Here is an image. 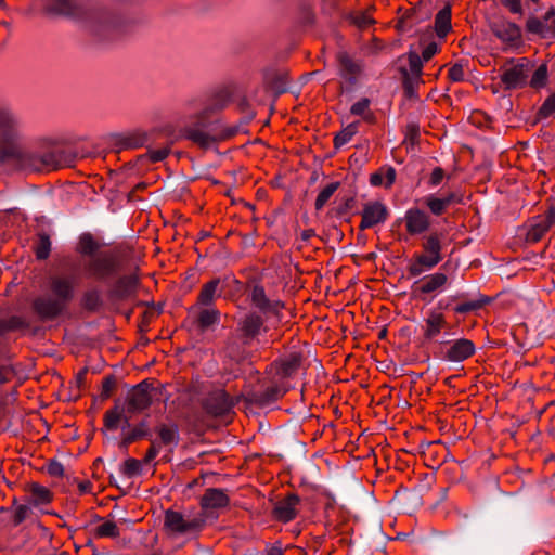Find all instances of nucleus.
I'll return each instance as SVG.
<instances>
[{
	"instance_id": "f257e3e1",
	"label": "nucleus",
	"mask_w": 555,
	"mask_h": 555,
	"mask_svg": "<svg viewBox=\"0 0 555 555\" xmlns=\"http://www.w3.org/2000/svg\"><path fill=\"white\" fill-rule=\"evenodd\" d=\"M423 251L415 255L413 261L409 266V272L413 276H417L425 271L435 268L442 260L441 242L437 234H430L422 243Z\"/></svg>"
},
{
	"instance_id": "f03ea898",
	"label": "nucleus",
	"mask_w": 555,
	"mask_h": 555,
	"mask_svg": "<svg viewBox=\"0 0 555 555\" xmlns=\"http://www.w3.org/2000/svg\"><path fill=\"white\" fill-rule=\"evenodd\" d=\"M47 8L50 12L62 14L76 18H85L94 30L98 24H104L108 21L107 15L102 11H92L83 13L75 0H47Z\"/></svg>"
},
{
	"instance_id": "7ed1b4c3",
	"label": "nucleus",
	"mask_w": 555,
	"mask_h": 555,
	"mask_svg": "<svg viewBox=\"0 0 555 555\" xmlns=\"http://www.w3.org/2000/svg\"><path fill=\"white\" fill-rule=\"evenodd\" d=\"M21 139L18 120L9 112L0 113V156L13 155Z\"/></svg>"
},
{
	"instance_id": "20e7f679",
	"label": "nucleus",
	"mask_w": 555,
	"mask_h": 555,
	"mask_svg": "<svg viewBox=\"0 0 555 555\" xmlns=\"http://www.w3.org/2000/svg\"><path fill=\"white\" fill-rule=\"evenodd\" d=\"M555 223V206H551L545 214L533 217L529 220L526 241L539 242Z\"/></svg>"
},
{
	"instance_id": "39448f33",
	"label": "nucleus",
	"mask_w": 555,
	"mask_h": 555,
	"mask_svg": "<svg viewBox=\"0 0 555 555\" xmlns=\"http://www.w3.org/2000/svg\"><path fill=\"white\" fill-rule=\"evenodd\" d=\"M532 70L531 64L522 59L516 64L504 69L501 80L506 89L522 88L527 83L529 74Z\"/></svg>"
},
{
	"instance_id": "423d86ee",
	"label": "nucleus",
	"mask_w": 555,
	"mask_h": 555,
	"mask_svg": "<svg viewBox=\"0 0 555 555\" xmlns=\"http://www.w3.org/2000/svg\"><path fill=\"white\" fill-rule=\"evenodd\" d=\"M201 520L185 519L180 513L167 511L165 515V527L172 533L183 534L198 529Z\"/></svg>"
},
{
	"instance_id": "0eeeda50",
	"label": "nucleus",
	"mask_w": 555,
	"mask_h": 555,
	"mask_svg": "<svg viewBox=\"0 0 555 555\" xmlns=\"http://www.w3.org/2000/svg\"><path fill=\"white\" fill-rule=\"evenodd\" d=\"M405 229L409 234L417 235L426 232L430 227V218L420 208H410L404 215Z\"/></svg>"
},
{
	"instance_id": "6e6552de",
	"label": "nucleus",
	"mask_w": 555,
	"mask_h": 555,
	"mask_svg": "<svg viewBox=\"0 0 555 555\" xmlns=\"http://www.w3.org/2000/svg\"><path fill=\"white\" fill-rule=\"evenodd\" d=\"M159 453V443L153 441L142 461L129 457L121 465V474L131 478L142 473V466L151 464Z\"/></svg>"
},
{
	"instance_id": "1a4fd4ad",
	"label": "nucleus",
	"mask_w": 555,
	"mask_h": 555,
	"mask_svg": "<svg viewBox=\"0 0 555 555\" xmlns=\"http://www.w3.org/2000/svg\"><path fill=\"white\" fill-rule=\"evenodd\" d=\"M475 351V344L470 339L460 338L449 345L444 359L450 362H462L470 358Z\"/></svg>"
},
{
	"instance_id": "9d476101",
	"label": "nucleus",
	"mask_w": 555,
	"mask_h": 555,
	"mask_svg": "<svg viewBox=\"0 0 555 555\" xmlns=\"http://www.w3.org/2000/svg\"><path fill=\"white\" fill-rule=\"evenodd\" d=\"M388 216L387 208L379 202L367 203L363 207L360 228L370 229L378 223H383Z\"/></svg>"
},
{
	"instance_id": "9b49d317",
	"label": "nucleus",
	"mask_w": 555,
	"mask_h": 555,
	"mask_svg": "<svg viewBox=\"0 0 555 555\" xmlns=\"http://www.w3.org/2000/svg\"><path fill=\"white\" fill-rule=\"evenodd\" d=\"M409 66L404 68L403 77L404 85L409 91H412L414 88L418 87L422 80V68H423V60L415 52H410L408 54Z\"/></svg>"
},
{
	"instance_id": "f8f14e48",
	"label": "nucleus",
	"mask_w": 555,
	"mask_h": 555,
	"mask_svg": "<svg viewBox=\"0 0 555 555\" xmlns=\"http://www.w3.org/2000/svg\"><path fill=\"white\" fill-rule=\"evenodd\" d=\"M493 34L504 43L514 46L519 42L521 37L520 28L508 21L500 20L491 26Z\"/></svg>"
},
{
	"instance_id": "ddd939ff",
	"label": "nucleus",
	"mask_w": 555,
	"mask_h": 555,
	"mask_svg": "<svg viewBox=\"0 0 555 555\" xmlns=\"http://www.w3.org/2000/svg\"><path fill=\"white\" fill-rule=\"evenodd\" d=\"M74 278L67 275H56L50 280V291L53 296L66 305L74 295Z\"/></svg>"
},
{
	"instance_id": "4468645a",
	"label": "nucleus",
	"mask_w": 555,
	"mask_h": 555,
	"mask_svg": "<svg viewBox=\"0 0 555 555\" xmlns=\"http://www.w3.org/2000/svg\"><path fill=\"white\" fill-rule=\"evenodd\" d=\"M448 284V276L442 272L426 275L415 283L420 294L441 293Z\"/></svg>"
},
{
	"instance_id": "2eb2a0df",
	"label": "nucleus",
	"mask_w": 555,
	"mask_h": 555,
	"mask_svg": "<svg viewBox=\"0 0 555 555\" xmlns=\"http://www.w3.org/2000/svg\"><path fill=\"white\" fill-rule=\"evenodd\" d=\"M152 402L151 391L147 387L139 385L134 387L127 400V410L130 413L141 412L145 410Z\"/></svg>"
},
{
	"instance_id": "dca6fc26",
	"label": "nucleus",
	"mask_w": 555,
	"mask_h": 555,
	"mask_svg": "<svg viewBox=\"0 0 555 555\" xmlns=\"http://www.w3.org/2000/svg\"><path fill=\"white\" fill-rule=\"evenodd\" d=\"M299 499L297 495H288L279 501L274 506V516L276 519L288 522L297 515Z\"/></svg>"
},
{
	"instance_id": "f3484780",
	"label": "nucleus",
	"mask_w": 555,
	"mask_h": 555,
	"mask_svg": "<svg viewBox=\"0 0 555 555\" xmlns=\"http://www.w3.org/2000/svg\"><path fill=\"white\" fill-rule=\"evenodd\" d=\"M34 306L35 310L41 318L51 319L63 311L65 304L56 297H41L35 301Z\"/></svg>"
},
{
	"instance_id": "a211bd4d",
	"label": "nucleus",
	"mask_w": 555,
	"mask_h": 555,
	"mask_svg": "<svg viewBox=\"0 0 555 555\" xmlns=\"http://www.w3.org/2000/svg\"><path fill=\"white\" fill-rule=\"evenodd\" d=\"M251 301L264 313H272L279 315V312L283 308V304L279 300L269 301L266 297L264 291L260 286H255L251 291Z\"/></svg>"
},
{
	"instance_id": "6ab92c4d",
	"label": "nucleus",
	"mask_w": 555,
	"mask_h": 555,
	"mask_svg": "<svg viewBox=\"0 0 555 555\" xmlns=\"http://www.w3.org/2000/svg\"><path fill=\"white\" fill-rule=\"evenodd\" d=\"M447 322L440 312L431 311L425 319L424 337L428 340L435 339L444 328Z\"/></svg>"
},
{
	"instance_id": "aec40b11",
	"label": "nucleus",
	"mask_w": 555,
	"mask_h": 555,
	"mask_svg": "<svg viewBox=\"0 0 555 555\" xmlns=\"http://www.w3.org/2000/svg\"><path fill=\"white\" fill-rule=\"evenodd\" d=\"M229 504V498L223 490L208 489L202 498V506L204 509H218Z\"/></svg>"
},
{
	"instance_id": "412c9836",
	"label": "nucleus",
	"mask_w": 555,
	"mask_h": 555,
	"mask_svg": "<svg viewBox=\"0 0 555 555\" xmlns=\"http://www.w3.org/2000/svg\"><path fill=\"white\" fill-rule=\"evenodd\" d=\"M360 72L361 66L359 63L346 54L339 55V73L345 80L354 82Z\"/></svg>"
},
{
	"instance_id": "4be33fe9",
	"label": "nucleus",
	"mask_w": 555,
	"mask_h": 555,
	"mask_svg": "<svg viewBox=\"0 0 555 555\" xmlns=\"http://www.w3.org/2000/svg\"><path fill=\"white\" fill-rule=\"evenodd\" d=\"M28 502L35 506L49 504L52 500L51 491L38 483H31L27 490Z\"/></svg>"
},
{
	"instance_id": "5701e85b",
	"label": "nucleus",
	"mask_w": 555,
	"mask_h": 555,
	"mask_svg": "<svg viewBox=\"0 0 555 555\" xmlns=\"http://www.w3.org/2000/svg\"><path fill=\"white\" fill-rule=\"evenodd\" d=\"M88 271L90 275L103 279L114 271V263L109 258L96 257L90 262Z\"/></svg>"
},
{
	"instance_id": "b1692460",
	"label": "nucleus",
	"mask_w": 555,
	"mask_h": 555,
	"mask_svg": "<svg viewBox=\"0 0 555 555\" xmlns=\"http://www.w3.org/2000/svg\"><path fill=\"white\" fill-rule=\"evenodd\" d=\"M14 377V371L8 365L0 366V403L9 404L14 401L15 390L13 388L2 391V386Z\"/></svg>"
},
{
	"instance_id": "393cba45",
	"label": "nucleus",
	"mask_w": 555,
	"mask_h": 555,
	"mask_svg": "<svg viewBox=\"0 0 555 555\" xmlns=\"http://www.w3.org/2000/svg\"><path fill=\"white\" fill-rule=\"evenodd\" d=\"M455 201V195L453 193H450L449 195L439 198L434 195H428L424 198L425 205L429 208L431 214L435 216L442 215L447 207Z\"/></svg>"
},
{
	"instance_id": "a878e982",
	"label": "nucleus",
	"mask_w": 555,
	"mask_h": 555,
	"mask_svg": "<svg viewBox=\"0 0 555 555\" xmlns=\"http://www.w3.org/2000/svg\"><path fill=\"white\" fill-rule=\"evenodd\" d=\"M219 283V279H214L203 285L197 299L201 305L209 306L215 298L221 295V292L218 289Z\"/></svg>"
},
{
	"instance_id": "bb28decb",
	"label": "nucleus",
	"mask_w": 555,
	"mask_h": 555,
	"mask_svg": "<svg viewBox=\"0 0 555 555\" xmlns=\"http://www.w3.org/2000/svg\"><path fill=\"white\" fill-rule=\"evenodd\" d=\"M231 406L232 402L229 401L227 395L224 393L216 395L209 400L207 404L209 413L216 416L227 414L230 411Z\"/></svg>"
},
{
	"instance_id": "cd10ccee",
	"label": "nucleus",
	"mask_w": 555,
	"mask_h": 555,
	"mask_svg": "<svg viewBox=\"0 0 555 555\" xmlns=\"http://www.w3.org/2000/svg\"><path fill=\"white\" fill-rule=\"evenodd\" d=\"M261 326L262 320L254 313L247 314L241 322V330L247 337H255L258 335Z\"/></svg>"
},
{
	"instance_id": "c85d7f7f",
	"label": "nucleus",
	"mask_w": 555,
	"mask_h": 555,
	"mask_svg": "<svg viewBox=\"0 0 555 555\" xmlns=\"http://www.w3.org/2000/svg\"><path fill=\"white\" fill-rule=\"evenodd\" d=\"M435 29L439 37H444L451 29V10L443 8L440 10L435 20Z\"/></svg>"
},
{
	"instance_id": "c756f323",
	"label": "nucleus",
	"mask_w": 555,
	"mask_h": 555,
	"mask_svg": "<svg viewBox=\"0 0 555 555\" xmlns=\"http://www.w3.org/2000/svg\"><path fill=\"white\" fill-rule=\"evenodd\" d=\"M157 434L163 444L177 446L179 435L176 425H160L157 427Z\"/></svg>"
},
{
	"instance_id": "7c9ffc66",
	"label": "nucleus",
	"mask_w": 555,
	"mask_h": 555,
	"mask_svg": "<svg viewBox=\"0 0 555 555\" xmlns=\"http://www.w3.org/2000/svg\"><path fill=\"white\" fill-rule=\"evenodd\" d=\"M300 365V358L297 354H292L285 360L281 361L279 365V374L282 377L291 376Z\"/></svg>"
},
{
	"instance_id": "2f4dec72",
	"label": "nucleus",
	"mask_w": 555,
	"mask_h": 555,
	"mask_svg": "<svg viewBox=\"0 0 555 555\" xmlns=\"http://www.w3.org/2000/svg\"><path fill=\"white\" fill-rule=\"evenodd\" d=\"M358 132V124H350L338 132L334 138V145L336 149L344 146L348 143L353 135Z\"/></svg>"
},
{
	"instance_id": "473e14b6",
	"label": "nucleus",
	"mask_w": 555,
	"mask_h": 555,
	"mask_svg": "<svg viewBox=\"0 0 555 555\" xmlns=\"http://www.w3.org/2000/svg\"><path fill=\"white\" fill-rule=\"evenodd\" d=\"M51 250V241L49 235L40 233L35 244V254L38 259L48 258Z\"/></svg>"
},
{
	"instance_id": "72a5a7b5",
	"label": "nucleus",
	"mask_w": 555,
	"mask_h": 555,
	"mask_svg": "<svg viewBox=\"0 0 555 555\" xmlns=\"http://www.w3.org/2000/svg\"><path fill=\"white\" fill-rule=\"evenodd\" d=\"M95 535L98 538H117L119 535V529L116 522L105 520L95 528Z\"/></svg>"
},
{
	"instance_id": "f704fd0d",
	"label": "nucleus",
	"mask_w": 555,
	"mask_h": 555,
	"mask_svg": "<svg viewBox=\"0 0 555 555\" xmlns=\"http://www.w3.org/2000/svg\"><path fill=\"white\" fill-rule=\"evenodd\" d=\"M547 81V66L541 64L532 74L529 81L532 88L539 89L546 85Z\"/></svg>"
},
{
	"instance_id": "c9c22d12",
	"label": "nucleus",
	"mask_w": 555,
	"mask_h": 555,
	"mask_svg": "<svg viewBox=\"0 0 555 555\" xmlns=\"http://www.w3.org/2000/svg\"><path fill=\"white\" fill-rule=\"evenodd\" d=\"M24 325V321L18 317H10L0 320V337L9 332L15 331Z\"/></svg>"
},
{
	"instance_id": "e433bc0d",
	"label": "nucleus",
	"mask_w": 555,
	"mask_h": 555,
	"mask_svg": "<svg viewBox=\"0 0 555 555\" xmlns=\"http://www.w3.org/2000/svg\"><path fill=\"white\" fill-rule=\"evenodd\" d=\"M527 30L532 34H538L544 38H546V22L545 16L543 20H539L537 17L528 18L526 23Z\"/></svg>"
},
{
	"instance_id": "4c0bfd02",
	"label": "nucleus",
	"mask_w": 555,
	"mask_h": 555,
	"mask_svg": "<svg viewBox=\"0 0 555 555\" xmlns=\"http://www.w3.org/2000/svg\"><path fill=\"white\" fill-rule=\"evenodd\" d=\"M188 137L193 142L204 147L211 145L216 141L214 137L209 135L208 133L202 130H191L189 131Z\"/></svg>"
},
{
	"instance_id": "58836bf2",
	"label": "nucleus",
	"mask_w": 555,
	"mask_h": 555,
	"mask_svg": "<svg viewBox=\"0 0 555 555\" xmlns=\"http://www.w3.org/2000/svg\"><path fill=\"white\" fill-rule=\"evenodd\" d=\"M124 417V413L118 408L109 410L105 413L104 422L108 429H117L120 420Z\"/></svg>"
},
{
	"instance_id": "ea45409f",
	"label": "nucleus",
	"mask_w": 555,
	"mask_h": 555,
	"mask_svg": "<svg viewBox=\"0 0 555 555\" xmlns=\"http://www.w3.org/2000/svg\"><path fill=\"white\" fill-rule=\"evenodd\" d=\"M137 285L138 278L132 274L120 279L117 287L121 295H128L134 292Z\"/></svg>"
},
{
	"instance_id": "a19ab883",
	"label": "nucleus",
	"mask_w": 555,
	"mask_h": 555,
	"mask_svg": "<svg viewBox=\"0 0 555 555\" xmlns=\"http://www.w3.org/2000/svg\"><path fill=\"white\" fill-rule=\"evenodd\" d=\"M336 190H337V184H335V183H331V184L326 185L317 196L315 208L321 209L327 203V201L332 197V195L335 193Z\"/></svg>"
},
{
	"instance_id": "79ce46f5",
	"label": "nucleus",
	"mask_w": 555,
	"mask_h": 555,
	"mask_svg": "<svg viewBox=\"0 0 555 555\" xmlns=\"http://www.w3.org/2000/svg\"><path fill=\"white\" fill-rule=\"evenodd\" d=\"M198 320L202 326H210L219 321V312L215 309H205L201 312Z\"/></svg>"
},
{
	"instance_id": "37998d69",
	"label": "nucleus",
	"mask_w": 555,
	"mask_h": 555,
	"mask_svg": "<svg viewBox=\"0 0 555 555\" xmlns=\"http://www.w3.org/2000/svg\"><path fill=\"white\" fill-rule=\"evenodd\" d=\"M79 245H80V251L82 254H92L96 249V247H98V245L93 241L92 236L88 235V234L87 235H82L80 237Z\"/></svg>"
},
{
	"instance_id": "c03bdc74",
	"label": "nucleus",
	"mask_w": 555,
	"mask_h": 555,
	"mask_svg": "<svg viewBox=\"0 0 555 555\" xmlns=\"http://www.w3.org/2000/svg\"><path fill=\"white\" fill-rule=\"evenodd\" d=\"M29 511L30 509H29L28 505H24V504L15 505L14 511H13L14 524L18 525L22 521H24L26 519V517L28 516Z\"/></svg>"
},
{
	"instance_id": "a18cd8bd",
	"label": "nucleus",
	"mask_w": 555,
	"mask_h": 555,
	"mask_svg": "<svg viewBox=\"0 0 555 555\" xmlns=\"http://www.w3.org/2000/svg\"><path fill=\"white\" fill-rule=\"evenodd\" d=\"M540 114L543 117L555 115V94L548 96L540 108Z\"/></svg>"
},
{
	"instance_id": "49530a36",
	"label": "nucleus",
	"mask_w": 555,
	"mask_h": 555,
	"mask_svg": "<svg viewBox=\"0 0 555 555\" xmlns=\"http://www.w3.org/2000/svg\"><path fill=\"white\" fill-rule=\"evenodd\" d=\"M546 38H555V10L545 13Z\"/></svg>"
},
{
	"instance_id": "de8ad7c7",
	"label": "nucleus",
	"mask_w": 555,
	"mask_h": 555,
	"mask_svg": "<svg viewBox=\"0 0 555 555\" xmlns=\"http://www.w3.org/2000/svg\"><path fill=\"white\" fill-rule=\"evenodd\" d=\"M369 106H370V100L361 99L360 101L356 102L351 106L350 112L353 115L363 116L365 114V112L369 109Z\"/></svg>"
},
{
	"instance_id": "09e8293b",
	"label": "nucleus",
	"mask_w": 555,
	"mask_h": 555,
	"mask_svg": "<svg viewBox=\"0 0 555 555\" xmlns=\"http://www.w3.org/2000/svg\"><path fill=\"white\" fill-rule=\"evenodd\" d=\"M100 295L96 292H90L85 296V306L88 309H96L100 305Z\"/></svg>"
},
{
	"instance_id": "8fccbe9b",
	"label": "nucleus",
	"mask_w": 555,
	"mask_h": 555,
	"mask_svg": "<svg viewBox=\"0 0 555 555\" xmlns=\"http://www.w3.org/2000/svg\"><path fill=\"white\" fill-rule=\"evenodd\" d=\"M482 306V301H469L464 302L455 307V312L467 313L473 310L479 309Z\"/></svg>"
},
{
	"instance_id": "3c124183",
	"label": "nucleus",
	"mask_w": 555,
	"mask_h": 555,
	"mask_svg": "<svg viewBox=\"0 0 555 555\" xmlns=\"http://www.w3.org/2000/svg\"><path fill=\"white\" fill-rule=\"evenodd\" d=\"M449 77L452 81H462L464 79V67L461 64H454L449 69Z\"/></svg>"
},
{
	"instance_id": "603ef678",
	"label": "nucleus",
	"mask_w": 555,
	"mask_h": 555,
	"mask_svg": "<svg viewBox=\"0 0 555 555\" xmlns=\"http://www.w3.org/2000/svg\"><path fill=\"white\" fill-rule=\"evenodd\" d=\"M443 178H444L443 170L440 167H437L433 170L428 183L430 186H437L441 183Z\"/></svg>"
},
{
	"instance_id": "864d4df0",
	"label": "nucleus",
	"mask_w": 555,
	"mask_h": 555,
	"mask_svg": "<svg viewBox=\"0 0 555 555\" xmlns=\"http://www.w3.org/2000/svg\"><path fill=\"white\" fill-rule=\"evenodd\" d=\"M438 51V44L436 42H430L423 50L421 59L423 62H428Z\"/></svg>"
},
{
	"instance_id": "5fc2aeb1",
	"label": "nucleus",
	"mask_w": 555,
	"mask_h": 555,
	"mask_svg": "<svg viewBox=\"0 0 555 555\" xmlns=\"http://www.w3.org/2000/svg\"><path fill=\"white\" fill-rule=\"evenodd\" d=\"M144 433L141 429H134L122 439V447L127 448L130 443L143 437Z\"/></svg>"
},
{
	"instance_id": "6e6d98bb",
	"label": "nucleus",
	"mask_w": 555,
	"mask_h": 555,
	"mask_svg": "<svg viewBox=\"0 0 555 555\" xmlns=\"http://www.w3.org/2000/svg\"><path fill=\"white\" fill-rule=\"evenodd\" d=\"M501 2L512 12V13H520L521 12V3L520 0H501Z\"/></svg>"
},
{
	"instance_id": "4d7b16f0",
	"label": "nucleus",
	"mask_w": 555,
	"mask_h": 555,
	"mask_svg": "<svg viewBox=\"0 0 555 555\" xmlns=\"http://www.w3.org/2000/svg\"><path fill=\"white\" fill-rule=\"evenodd\" d=\"M396 180V170L391 167L387 168L384 175V183L386 188H389L393 184Z\"/></svg>"
},
{
	"instance_id": "13d9d810",
	"label": "nucleus",
	"mask_w": 555,
	"mask_h": 555,
	"mask_svg": "<svg viewBox=\"0 0 555 555\" xmlns=\"http://www.w3.org/2000/svg\"><path fill=\"white\" fill-rule=\"evenodd\" d=\"M168 155V151L166 149H159L151 151L150 157L153 162H160L165 159Z\"/></svg>"
},
{
	"instance_id": "bf43d9fd",
	"label": "nucleus",
	"mask_w": 555,
	"mask_h": 555,
	"mask_svg": "<svg viewBox=\"0 0 555 555\" xmlns=\"http://www.w3.org/2000/svg\"><path fill=\"white\" fill-rule=\"evenodd\" d=\"M286 392V387H276L271 390L270 393H268L269 400H276L281 396H283Z\"/></svg>"
},
{
	"instance_id": "052dcab7",
	"label": "nucleus",
	"mask_w": 555,
	"mask_h": 555,
	"mask_svg": "<svg viewBox=\"0 0 555 555\" xmlns=\"http://www.w3.org/2000/svg\"><path fill=\"white\" fill-rule=\"evenodd\" d=\"M370 182L374 186L385 184L384 183V175L382 172H375V173L371 175Z\"/></svg>"
},
{
	"instance_id": "680f3d73",
	"label": "nucleus",
	"mask_w": 555,
	"mask_h": 555,
	"mask_svg": "<svg viewBox=\"0 0 555 555\" xmlns=\"http://www.w3.org/2000/svg\"><path fill=\"white\" fill-rule=\"evenodd\" d=\"M78 489L81 494L89 493L92 489V485L89 481H82L78 485Z\"/></svg>"
},
{
	"instance_id": "e2e57ef3",
	"label": "nucleus",
	"mask_w": 555,
	"mask_h": 555,
	"mask_svg": "<svg viewBox=\"0 0 555 555\" xmlns=\"http://www.w3.org/2000/svg\"><path fill=\"white\" fill-rule=\"evenodd\" d=\"M62 470H63V468H62V466L60 464L53 465V466L50 467V472L52 474H60V473H62Z\"/></svg>"
},
{
	"instance_id": "0e129e2a",
	"label": "nucleus",
	"mask_w": 555,
	"mask_h": 555,
	"mask_svg": "<svg viewBox=\"0 0 555 555\" xmlns=\"http://www.w3.org/2000/svg\"><path fill=\"white\" fill-rule=\"evenodd\" d=\"M268 555H283L282 552L278 548L271 550Z\"/></svg>"
},
{
	"instance_id": "69168bd1",
	"label": "nucleus",
	"mask_w": 555,
	"mask_h": 555,
	"mask_svg": "<svg viewBox=\"0 0 555 555\" xmlns=\"http://www.w3.org/2000/svg\"><path fill=\"white\" fill-rule=\"evenodd\" d=\"M111 387H112L111 382H109L108 379H107V380H105V383H104V388H105V390H106V391H108V390L111 389Z\"/></svg>"
}]
</instances>
